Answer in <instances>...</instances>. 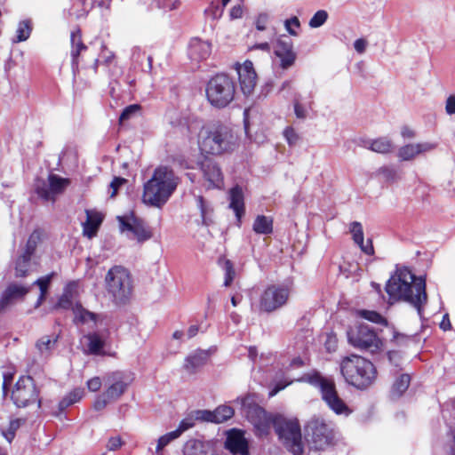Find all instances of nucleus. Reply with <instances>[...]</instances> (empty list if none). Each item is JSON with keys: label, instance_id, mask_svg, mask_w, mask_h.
<instances>
[{"label": "nucleus", "instance_id": "obj_25", "mask_svg": "<svg viewBox=\"0 0 455 455\" xmlns=\"http://www.w3.org/2000/svg\"><path fill=\"white\" fill-rule=\"evenodd\" d=\"M28 291L29 287H25L16 283L10 284L0 299V309L4 310L12 304L14 299L22 298Z\"/></svg>", "mask_w": 455, "mask_h": 455}, {"label": "nucleus", "instance_id": "obj_64", "mask_svg": "<svg viewBox=\"0 0 455 455\" xmlns=\"http://www.w3.org/2000/svg\"><path fill=\"white\" fill-rule=\"evenodd\" d=\"M440 328L443 331H448L451 328V324L448 314H445L443 315V320L440 323Z\"/></svg>", "mask_w": 455, "mask_h": 455}, {"label": "nucleus", "instance_id": "obj_8", "mask_svg": "<svg viewBox=\"0 0 455 455\" xmlns=\"http://www.w3.org/2000/svg\"><path fill=\"white\" fill-rule=\"evenodd\" d=\"M303 380L320 389L323 400L336 414L348 416L352 412L339 396L333 379L324 378L319 373H313L304 376Z\"/></svg>", "mask_w": 455, "mask_h": 455}, {"label": "nucleus", "instance_id": "obj_51", "mask_svg": "<svg viewBox=\"0 0 455 455\" xmlns=\"http://www.w3.org/2000/svg\"><path fill=\"white\" fill-rule=\"evenodd\" d=\"M196 203H197V206L199 207L200 212H201L203 222L204 224H207L206 223V216H207L208 212H210V209L208 208L203 196H198L196 197Z\"/></svg>", "mask_w": 455, "mask_h": 455}, {"label": "nucleus", "instance_id": "obj_39", "mask_svg": "<svg viewBox=\"0 0 455 455\" xmlns=\"http://www.w3.org/2000/svg\"><path fill=\"white\" fill-rule=\"evenodd\" d=\"M312 100L307 103H302L301 96L296 95L293 100L294 113L297 118L304 120L307 117L308 109L311 108Z\"/></svg>", "mask_w": 455, "mask_h": 455}, {"label": "nucleus", "instance_id": "obj_34", "mask_svg": "<svg viewBox=\"0 0 455 455\" xmlns=\"http://www.w3.org/2000/svg\"><path fill=\"white\" fill-rule=\"evenodd\" d=\"M44 232L40 229H36L29 235L22 252L26 255L36 257L35 253L37 247L43 242Z\"/></svg>", "mask_w": 455, "mask_h": 455}, {"label": "nucleus", "instance_id": "obj_27", "mask_svg": "<svg viewBox=\"0 0 455 455\" xmlns=\"http://www.w3.org/2000/svg\"><path fill=\"white\" fill-rule=\"evenodd\" d=\"M87 341L86 352L91 355H103V348L105 347L106 339L103 334L98 332L89 333L84 336Z\"/></svg>", "mask_w": 455, "mask_h": 455}, {"label": "nucleus", "instance_id": "obj_33", "mask_svg": "<svg viewBox=\"0 0 455 455\" xmlns=\"http://www.w3.org/2000/svg\"><path fill=\"white\" fill-rule=\"evenodd\" d=\"M58 341V336H43L39 339L36 343V347L38 350V353L44 357L50 355L52 351L54 349Z\"/></svg>", "mask_w": 455, "mask_h": 455}, {"label": "nucleus", "instance_id": "obj_62", "mask_svg": "<svg viewBox=\"0 0 455 455\" xmlns=\"http://www.w3.org/2000/svg\"><path fill=\"white\" fill-rule=\"evenodd\" d=\"M125 182V179L124 178H115L111 184H110V187L113 188V192L111 194V196H114L117 191V188L120 185H122L123 183Z\"/></svg>", "mask_w": 455, "mask_h": 455}, {"label": "nucleus", "instance_id": "obj_12", "mask_svg": "<svg viewBox=\"0 0 455 455\" xmlns=\"http://www.w3.org/2000/svg\"><path fill=\"white\" fill-rule=\"evenodd\" d=\"M347 334L349 344L361 350L375 353L382 346V341L375 331L365 323L351 326Z\"/></svg>", "mask_w": 455, "mask_h": 455}, {"label": "nucleus", "instance_id": "obj_36", "mask_svg": "<svg viewBox=\"0 0 455 455\" xmlns=\"http://www.w3.org/2000/svg\"><path fill=\"white\" fill-rule=\"evenodd\" d=\"M411 383V377L408 374H402L393 384L390 395L392 399H397L408 389Z\"/></svg>", "mask_w": 455, "mask_h": 455}, {"label": "nucleus", "instance_id": "obj_13", "mask_svg": "<svg viewBox=\"0 0 455 455\" xmlns=\"http://www.w3.org/2000/svg\"><path fill=\"white\" fill-rule=\"evenodd\" d=\"M306 432L307 441L315 450H324L332 443L334 439L332 425L320 418H313L308 421Z\"/></svg>", "mask_w": 455, "mask_h": 455}, {"label": "nucleus", "instance_id": "obj_7", "mask_svg": "<svg viewBox=\"0 0 455 455\" xmlns=\"http://www.w3.org/2000/svg\"><path fill=\"white\" fill-rule=\"evenodd\" d=\"M105 390L99 395L94 403L95 411L103 410L108 403L118 400L131 384L129 376L124 371H112L103 377Z\"/></svg>", "mask_w": 455, "mask_h": 455}, {"label": "nucleus", "instance_id": "obj_40", "mask_svg": "<svg viewBox=\"0 0 455 455\" xmlns=\"http://www.w3.org/2000/svg\"><path fill=\"white\" fill-rule=\"evenodd\" d=\"M184 455H206L204 443L198 440H189L184 446Z\"/></svg>", "mask_w": 455, "mask_h": 455}, {"label": "nucleus", "instance_id": "obj_56", "mask_svg": "<svg viewBox=\"0 0 455 455\" xmlns=\"http://www.w3.org/2000/svg\"><path fill=\"white\" fill-rule=\"evenodd\" d=\"M86 385L90 391L96 392L102 386V381L99 377H94V378L90 379L87 381Z\"/></svg>", "mask_w": 455, "mask_h": 455}, {"label": "nucleus", "instance_id": "obj_29", "mask_svg": "<svg viewBox=\"0 0 455 455\" xmlns=\"http://www.w3.org/2000/svg\"><path fill=\"white\" fill-rule=\"evenodd\" d=\"M36 265V257L21 252L15 261V275L17 277H24L32 271L33 267Z\"/></svg>", "mask_w": 455, "mask_h": 455}, {"label": "nucleus", "instance_id": "obj_63", "mask_svg": "<svg viewBox=\"0 0 455 455\" xmlns=\"http://www.w3.org/2000/svg\"><path fill=\"white\" fill-rule=\"evenodd\" d=\"M401 135L406 139H413L415 137V132L411 128L403 126L401 130Z\"/></svg>", "mask_w": 455, "mask_h": 455}, {"label": "nucleus", "instance_id": "obj_60", "mask_svg": "<svg viewBox=\"0 0 455 455\" xmlns=\"http://www.w3.org/2000/svg\"><path fill=\"white\" fill-rule=\"evenodd\" d=\"M354 47L358 53H363L367 47V41L363 38L356 39L354 43Z\"/></svg>", "mask_w": 455, "mask_h": 455}, {"label": "nucleus", "instance_id": "obj_17", "mask_svg": "<svg viewBox=\"0 0 455 455\" xmlns=\"http://www.w3.org/2000/svg\"><path fill=\"white\" fill-rule=\"evenodd\" d=\"M200 170L204 180V186L210 188H221L224 184L223 174L219 164L212 158L205 157L200 163Z\"/></svg>", "mask_w": 455, "mask_h": 455}, {"label": "nucleus", "instance_id": "obj_48", "mask_svg": "<svg viewBox=\"0 0 455 455\" xmlns=\"http://www.w3.org/2000/svg\"><path fill=\"white\" fill-rule=\"evenodd\" d=\"M377 174L386 181H394L396 179V172L391 167L383 166L379 168Z\"/></svg>", "mask_w": 455, "mask_h": 455}, {"label": "nucleus", "instance_id": "obj_6", "mask_svg": "<svg viewBox=\"0 0 455 455\" xmlns=\"http://www.w3.org/2000/svg\"><path fill=\"white\" fill-rule=\"evenodd\" d=\"M205 93L211 106L224 108L235 99V84L228 76L219 74L209 80Z\"/></svg>", "mask_w": 455, "mask_h": 455}, {"label": "nucleus", "instance_id": "obj_52", "mask_svg": "<svg viewBox=\"0 0 455 455\" xmlns=\"http://www.w3.org/2000/svg\"><path fill=\"white\" fill-rule=\"evenodd\" d=\"M13 382V374L12 372H6L4 374V379H3V394L4 395H7L8 390L12 387Z\"/></svg>", "mask_w": 455, "mask_h": 455}, {"label": "nucleus", "instance_id": "obj_19", "mask_svg": "<svg viewBox=\"0 0 455 455\" xmlns=\"http://www.w3.org/2000/svg\"><path fill=\"white\" fill-rule=\"evenodd\" d=\"M275 54L280 60V67L283 69H288L292 67L297 59V54L293 51L292 42L286 36H282L277 39Z\"/></svg>", "mask_w": 455, "mask_h": 455}, {"label": "nucleus", "instance_id": "obj_3", "mask_svg": "<svg viewBox=\"0 0 455 455\" xmlns=\"http://www.w3.org/2000/svg\"><path fill=\"white\" fill-rule=\"evenodd\" d=\"M236 140V135L232 128L226 124H215L202 129L198 142L203 152L221 155L233 150Z\"/></svg>", "mask_w": 455, "mask_h": 455}, {"label": "nucleus", "instance_id": "obj_23", "mask_svg": "<svg viewBox=\"0 0 455 455\" xmlns=\"http://www.w3.org/2000/svg\"><path fill=\"white\" fill-rule=\"evenodd\" d=\"M225 447L234 455H248V443L241 431L231 430L226 439Z\"/></svg>", "mask_w": 455, "mask_h": 455}, {"label": "nucleus", "instance_id": "obj_18", "mask_svg": "<svg viewBox=\"0 0 455 455\" xmlns=\"http://www.w3.org/2000/svg\"><path fill=\"white\" fill-rule=\"evenodd\" d=\"M235 66L242 92L245 96L251 95L258 81L252 62L251 60H245L243 64L237 63Z\"/></svg>", "mask_w": 455, "mask_h": 455}, {"label": "nucleus", "instance_id": "obj_45", "mask_svg": "<svg viewBox=\"0 0 455 455\" xmlns=\"http://www.w3.org/2000/svg\"><path fill=\"white\" fill-rule=\"evenodd\" d=\"M349 231L352 234L353 240L355 243H362L363 241V226L358 221H353L350 224Z\"/></svg>", "mask_w": 455, "mask_h": 455}, {"label": "nucleus", "instance_id": "obj_28", "mask_svg": "<svg viewBox=\"0 0 455 455\" xmlns=\"http://www.w3.org/2000/svg\"><path fill=\"white\" fill-rule=\"evenodd\" d=\"M229 207L234 211L238 221L244 213L243 194L240 187L233 188L229 192Z\"/></svg>", "mask_w": 455, "mask_h": 455}, {"label": "nucleus", "instance_id": "obj_38", "mask_svg": "<svg viewBox=\"0 0 455 455\" xmlns=\"http://www.w3.org/2000/svg\"><path fill=\"white\" fill-rule=\"evenodd\" d=\"M369 148L376 153L387 154L392 150L393 144L389 139L382 137L372 140Z\"/></svg>", "mask_w": 455, "mask_h": 455}, {"label": "nucleus", "instance_id": "obj_20", "mask_svg": "<svg viewBox=\"0 0 455 455\" xmlns=\"http://www.w3.org/2000/svg\"><path fill=\"white\" fill-rule=\"evenodd\" d=\"M234 415V409L228 405L217 407L214 411L198 410L194 412L191 417L195 420L222 423L231 419Z\"/></svg>", "mask_w": 455, "mask_h": 455}, {"label": "nucleus", "instance_id": "obj_61", "mask_svg": "<svg viewBox=\"0 0 455 455\" xmlns=\"http://www.w3.org/2000/svg\"><path fill=\"white\" fill-rule=\"evenodd\" d=\"M243 15V8L240 4L235 5L230 10V17L231 19H239Z\"/></svg>", "mask_w": 455, "mask_h": 455}, {"label": "nucleus", "instance_id": "obj_10", "mask_svg": "<svg viewBox=\"0 0 455 455\" xmlns=\"http://www.w3.org/2000/svg\"><path fill=\"white\" fill-rule=\"evenodd\" d=\"M235 403H240L242 414L254 426L259 435H263L268 433L274 419L257 403L255 395H247L243 398H237Z\"/></svg>", "mask_w": 455, "mask_h": 455}, {"label": "nucleus", "instance_id": "obj_37", "mask_svg": "<svg viewBox=\"0 0 455 455\" xmlns=\"http://www.w3.org/2000/svg\"><path fill=\"white\" fill-rule=\"evenodd\" d=\"M84 391L83 388H75L72 390L67 396H65L60 403H59V409L60 411H64L70 405L79 402L82 397L84 396Z\"/></svg>", "mask_w": 455, "mask_h": 455}, {"label": "nucleus", "instance_id": "obj_4", "mask_svg": "<svg viewBox=\"0 0 455 455\" xmlns=\"http://www.w3.org/2000/svg\"><path fill=\"white\" fill-rule=\"evenodd\" d=\"M340 371L345 380L358 389L369 387L377 378V371L373 363L356 355L342 359Z\"/></svg>", "mask_w": 455, "mask_h": 455}, {"label": "nucleus", "instance_id": "obj_55", "mask_svg": "<svg viewBox=\"0 0 455 455\" xmlns=\"http://www.w3.org/2000/svg\"><path fill=\"white\" fill-rule=\"evenodd\" d=\"M445 111L447 115L455 114V94H451L447 97L445 101Z\"/></svg>", "mask_w": 455, "mask_h": 455}, {"label": "nucleus", "instance_id": "obj_47", "mask_svg": "<svg viewBox=\"0 0 455 455\" xmlns=\"http://www.w3.org/2000/svg\"><path fill=\"white\" fill-rule=\"evenodd\" d=\"M140 106L138 104H132L126 107L120 116V122L122 123L124 121L129 120L130 118L134 116L140 111Z\"/></svg>", "mask_w": 455, "mask_h": 455}, {"label": "nucleus", "instance_id": "obj_11", "mask_svg": "<svg viewBox=\"0 0 455 455\" xmlns=\"http://www.w3.org/2000/svg\"><path fill=\"white\" fill-rule=\"evenodd\" d=\"M290 294L291 291L287 286L268 285L259 295L255 307L259 313H273L287 304Z\"/></svg>", "mask_w": 455, "mask_h": 455}, {"label": "nucleus", "instance_id": "obj_42", "mask_svg": "<svg viewBox=\"0 0 455 455\" xmlns=\"http://www.w3.org/2000/svg\"><path fill=\"white\" fill-rule=\"evenodd\" d=\"M220 264L225 272L224 285L228 287L232 283L235 276L234 266L229 259L220 260Z\"/></svg>", "mask_w": 455, "mask_h": 455}, {"label": "nucleus", "instance_id": "obj_35", "mask_svg": "<svg viewBox=\"0 0 455 455\" xmlns=\"http://www.w3.org/2000/svg\"><path fill=\"white\" fill-rule=\"evenodd\" d=\"M252 229L256 234L269 235L273 232V220L270 217L259 215L253 222Z\"/></svg>", "mask_w": 455, "mask_h": 455}, {"label": "nucleus", "instance_id": "obj_22", "mask_svg": "<svg viewBox=\"0 0 455 455\" xmlns=\"http://www.w3.org/2000/svg\"><path fill=\"white\" fill-rule=\"evenodd\" d=\"M195 426V422L193 418H186L180 421L177 429L169 432L157 440V444L156 447V453L160 455L162 451L165 446H167L171 442L179 438L183 432Z\"/></svg>", "mask_w": 455, "mask_h": 455}, {"label": "nucleus", "instance_id": "obj_50", "mask_svg": "<svg viewBox=\"0 0 455 455\" xmlns=\"http://www.w3.org/2000/svg\"><path fill=\"white\" fill-rule=\"evenodd\" d=\"M52 275L38 278L33 283V285H37L40 289L41 293H46L49 283L51 282Z\"/></svg>", "mask_w": 455, "mask_h": 455}, {"label": "nucleus", "instance_id": "obj_9", "mask_svg": "<svg viewBox=\"0 0 455 455\" xmlns=\"http://www.w3.org/2000/svg\"><path fill=\"white\" fill-rule=\"evenodd\" d=\"M274 428L285 448L293 455L303 453V442L301 429L296 419H286L283 416H276L273 421Z\"/></svg>", "mask_w": 455, "mask_h": 455}, {"label": "nucleus", "instance_id": "obj_5", "mask_svg": "<svg viewBox=\"0 0 455 455\" xmlns=\"http://www.w3.org/2000/svg\"><path fill=\"white\" fill-rule=\"evenodd\" d=\"M105 289L109 299L116 306L127 304L132 296L133 281L130 271L122 266H114L105 275Z\"/></svg>", "mask_w": 455, "mask_h": 455}, {"label": "nucleus", "instance_id": "obj_32", "mask_svg": "<svg viewBox=\"0 0 455 455\" xmlns=\"http://www.w3.org/2000/svg\"><path fill=\"white\" fill-rule=\"evenodd\" d=\"M208 354L204 351H197L186 357L184 369L189 373H195L197 369L205 364Z\"/></svg>", "mask_w": 455, "mask_h": 455}, {"label": "nucleus", "instance_id": "obj_59", "mask_svg": "<svg viewBox=\"0 0 455 455\" xmlns=\"http://www.w3.org/2000/svg\"><path fill=\"white\" fill-rule=\"evenodd\" d=\"M357 244L365 254L372 255L374 253V248L371 240H368L366 243H364L363 240L362 243Z\"/></svg>", "mask_w": 455, "mask_h": 455}, {"label": "nucleus", "instance_id": "obj_14", "mask_svg": "<svg viewBox=\"0 0 455 455\" xmlns=\"http://www.w3.org/2000/svg\"><path fill=\"white\" fill-rule=\"evenodd\" d=\"M11 399L19 408H24L36 403L41 405L39 392L34 379L30 376H21L11 392Z\"/></svg>", "mask_w": 455, "mask_h": 455}, {"label": "nucleus", "instance_id": "obj_16", "mask_svg": "<svg viewBox=\"0 0 455 455\" xmlns=\"http://www.w3.org/2000/svg\"><path fill=\"white\" fill-rule=\"evenodd\" d=\"M117 220L121 233H132L138 243H144L153 236L152 231L140 220L118 216Z\"/></svg>", "mask_w": 455, "mask_h": 455}, {"label": "nucleus", "instance_id": "obj_53", "mask_svg": "<svg viewBox=\"0 0 455 455\" xmlns=\"http://www.w3.org/2000/svg\"><path fill=\"white\" fill-rule=\"evenodd\" d=\"M268 22V15L267 13H260L255 21L256 28L258 30H265Z\"/></svg>", "mask_w": 455, "mask_h": 455}, {"label": "nucleus", "instance_id": "obj_26", "mask_svg": "<svg viewBox=\"0 0 455 455\" xmlns=\"http://www.w3.org/2000/svg\"><path fill=\"white\" fill-rule=\"evenodd\" d=\"M71 58H72V69L74 74L78 70L79 66V54L87 50V47L82 42L81 32L79 29L71 32Z\"/></svg>", "mask_w": 455, "mask_h": 455}, {"label": "nucleus", "instance_id": "obj_57", "mask_svg": "<svg viewBox=\"0 0 455 455\" xmlns=\"http://www.w3.org/2000/svg\"><path fill=\"white\" fill-rule=\"evenodd\" d=\"M283 135L290 145L295 144L299 138L292 128H286L283 132Z\"/></svg>", "mask_w": 455, "mask_h": 455}, {"label": "nucleus", "instance_id": "obj_15", "mask_svg": "<svg viewBox=\"0 0 455 455\" xmlns=\"http://www.w3.org/2000/svg\"><path fill=\"white\" fill-rule=\"evenodd\" d=\"M69 185V179L51 173L46 180H38L36 191L43 200L54 203L57 197L63 194Z\"/></svg>", "mask_w": 455, "mask_h": 455}, {"label": "nucleus", "instance_id": "obj_31", "mask_svg": "<svg viewBox=\"0 0 455 455\" xmlns=\"http://www.w3.org/2000/svg\"><path fill=\"white\" fill-rule=\"evenodd\" d=\"M86 221L84 223L83 233L85 236L93 237L102 222V216L99 212L86 211Z\"/></svg>", "mask_w": 455, "mask_h": 455}, {"label": "nucleus", "instance_id": "obj_2", "mask_svg": "<svg viewBox=\"0 0 455 455\" xmlns=\"http://www.w3.org/2000/svg\"><path fill=\"white\" fill-rule=\"evenodd\" d=\"M179 183L180 179L172 169L167 166L156 168L150 180L144 184L143 203L156 208L163 207L174 193Z\"/></svg>", "mask_w": 455, "mask_h": 455}, {"label": "nucleus", "instance_id": "obj_21", "mask_svg": "<svg viewBox=\"0 0 455 455\" xmlns=\"http://www.w3.org/2000/svg\"><path fill=\"white\" fill-rule=\"evenodd\" d=\"M436 147L437 144L432 142L411 143L401 147L397 156L402 161H411L420 154L434 150Z\"/></svg>", "mask_w": 455, "mask_h": 455}, {"label": "nucleus", "instance_id": "obj_30", "mask_svg": "<svg viewBox=\"0 0 455 455\" xmlns=\"http://www.w3.org/2000/svg\"><path fill=\"white\" fill-rule=\"evenodd\" d=\"M74 323L84 324L89 322L96 323L100 318V315L95 314L84 308L81 303L76 302L74 307Z\"/></svg>", "mask_w": 455, "mask_h": 455}, {"label": "nucleus", "instance_id": "obj_41", "mask_svg": "<svg viewBox=\"0 0 455 455\" xmlns=\"http://www.w3.org/2000/svg\"><path fill=\"white\" fill-rule=\"evenodd\" d=\"M76 302L74 294L70 291H65L55 305V308L70 309L73 312Z\"/></svg>", "mask_w": 455, "mask_h": 455}, {"label": "nucleus", "instance_id": "obj_46", "mask_svg": "<svg viewBox=\"0 0 455 455\" xmlns=\"http://www.w3.org/2000/svg\"><path fill=\"white\" fill-rule=\"evenodd\" d=\"M328 18V13L324 10L317 11L309 20V27L316 28L325 23Z\"/></svg>", "mask_w": 455, "mask_h": 455}, {"label": "nucleus", "instance_id": "obj_24", "mask_svg": "<svg viewBox=\"0 0 455 455\" xmlns=\"http://www.w3.org/2000/svg\"><path fill=\"white\" fill-rule=\"evenodd\" d=\"M212 52V44L200 38H192L188 45V57L191 60L199 62L206 60Z\"/></svg>", "mask_w": 455, "mask_h": 455}, {"label": "nucleus", "instance_id": "obj_58", "mask_svg": "<svg viewBox=\"0 0 455 455\" xmlns=\"http://www.w3.org/2000/svg\"><path fill=\"white\" fill-rule=\"evenodd\" d=\"M122 444L123 443L119 436L111 437L107 443V449L108 451H116L119 449Z\"/></svg>", "mask_w": 455, "mask_h": 455}, {"label": "nucleus", "instance_id": "obj_1", "mask_svg": "<svg viewBox=\"0 0 455 455\" xmlns=\"http://www.w3.org/2000/svg\"><path fill=\"white\" fill-rule=\"evenodd\" d=\"M386 291L393 302L403 300L413 306L421 317L427 303L426 282L416 277L408 268L397 269L386 284Z\"/></svg>", "mask_w": 455, "mask_h": 455}, {"label": "nucleus", "instance_id": "obj_43", "mask_svg": "<svg viewBox=\"0 0 455 455\" xmlns=\"http://www.w3.org/2000/svg\"><path fill=\"white\" fill-rule=\"evenodd\" d=\"M31 33V26L28 21H21L19 23L16 30V38L13 39L14 43L26 41Z\"/></svg>", "mask_w": 455, "mask_h": 455}, {"label": "nucleus", "instance_id": "obj_49", "mask_svg": "<svg viewBox=\"0 0 455 455\" xmlns=\"http://www.w3.org/2000/svg\"><path fill=\"white\" fill-rule=\"evenodd\" d=\"M156 6L164 11H172L180 4L179 0H154Z\"/></svg>", "mask_w": 455, "mask_h": 455}, {"label": "nucleus", "instance_id": "obj_54", "mask_svg": "<svg viewBox=\"0 0 455 455\" xmlns=\"http://www.w3.org/2000/svg\"><path fill=\"white\" fill-rule=\"evenodd\" d=\"M299 28V20L297 17H292L289 20H285V28L287 29V31L292 35V36H296V32L292 29V28Z\"/></svg>", "mask_w": 455, "mask_h": 455}, {"label": "nucleus", "instance_id": "obj_44", "mask_svg": "<svg viewBox=\"0 0 455 455\" xmlns=\"http://www.w3.org/2000/svg\"><path fill=\"white\" fill-rule=\"evenodd\" d=\"M359 315L370 322L379 323L381 325H387V320L378 312L372 310H360Z\"/></svg>", "mask_w": 455, "mask_h": 455}]
</instances>
